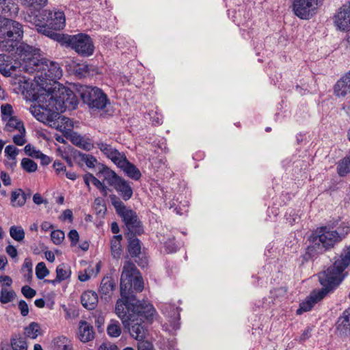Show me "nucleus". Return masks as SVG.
I'll use <instances>...</instances> for the list:
<instances>
[{
	"instance_id": "9b49d317",
	"label": "nucleus",
	"mask_w": 350,
	"mask_h": 350,
	"mask_svg": "<svg viewBox=\"0 0 350 350\" xmlns=\"http://www.w3.org/2000/svg\"><path fill=\"white\" fill-rule=\"evenodd\" d=\"M319 0H294L293 10L301 19H308L314 13Z\"/></svg>"
},
{
	"instance_id": "72a5a7b5",
	"label": "nucleus",
	"mask_w": 350,
	"mask_h": 350,
	"mask_svg": "<svg viewBox=\"0 0 350 350\" xmlns=\"http://www.w3.org/2000/svg\"><path fill=\"white\" fill-rule=\"evenodd\" d=\"M40 334V327L37 323L32 322L25 328V334L30 338L36 339Z\"/></svg>"
},
{
	"instance_id": "69168bd1",
	"label": "nucleus",
	"mask_w": 350,
	"mask_h": 350,
	"mask_svg": "<svg viewBox=\"0 0 350 350\" xmlns=\"http://www.w3.org/2000/svg\"><path fill=\"white\" fill-rule=\"evenodd\" d=\"M92 178H93V175L92 174H90V173L85 174L83 176L84 183H85V185L87 186V187H88L89 191L91 189V187H90V183L92 182Z\"/></svg>"
},
{
	"instance_id": "09e8293b",
	"label": "nucleus",
	"mask_w": 350,
	"mask_h": 350,
	"mask_svg": "<svg viewBox=\"0 0 350 350\" xmlns=\"http://www.w3.org/2000/svg\"><path fill=\"white\" fill-rule=\"evenodd\" d=\"M24 151L27 155L34 159H38L41 155L42 152L40 150L36 149L34 146L31 144H27L24 148Z\"/></svg>"
},
{
	"instance_id": "7c9ffc66",
	"label": "nucleus",
	"mask_w": 350,
	"mask_h": 350,
	"mask_svg": "<svg viewBox=\"0 0 350 350\" xmlns=\"http://www.w3.org/2000/svg\"><path fill=\"white\" fill-rule=\"evenodd\" d=\"M338 328L345 333L350 332V308L346 310L339 319Z\"/></svg>"
},
{
	"instance_id": "a18cd8bd",
	"label": "nucleus",
	"mask_w": 350,
	"mask_h": 350,
	"mask_svg": "<svg viewBox=\"0 0 350 350\" xmlns=\"http://www.w3.org/2000/svg\"><path fill=\"white\" fill-rule=\"evenodd\" d=\"M49 274V271L46 268L44 262H39L36 267V277L40 279H44L46 276Z\"/></svg>"
},
{
	"instance_id": "e433bc0d",
	"label": "nucleus",
	"mask_w": 350,
	"mask_h": 350,
	"mask_svg": "<svg viewBox=\"0 0 350 350\" xmlns=\"http://www.w3.org/2000/svg\"><path fill=\"white\" fill-rule=\"evenodd\" d=\"M16 293L12 290H8L3 286L0 292V301L2 304H8L14 300Z\"/></svg>"
},
{
	"instance_id": "a19ab883",
	"label": "nucleus",
	"mask_w": 350,
	"mask_h": 350,
	"mask_svg": "<svg viewBox=\"0 0 350 350\" xmlns=\"http://www.w3.org/2000/svg\"><path fill=\"white\" fill-rule=\"evenodd\" d=\"M107 334L111 337H118L122 333L120 323L116 320L111 321L109 325L107 326Z\"/></svg>"
},
{
	"instance_id": "4468645a",
	"label": "nucleus",
	"mask_w": 350,
	"mask_h": 350,
	"mask_svg": "<svg viewBox=\"0 0 350 350\" xmlns=\"http://www.w3.org/2000/svg\"><path fill=\"white\" fill-rule=\"evenodd\" d=\"M325 288L319 291L318 292H314L310 297H307L305 301L300 304L299 308L297 310V314H301L304 312L310 310L314 304L322 299L327 294L329 289L334 288L335 286L327 287L324 286Z\"/></svg>"
},
{
	"instance_id": "e2e57ef3",
	"label": "nucleus",
	"mask_w": 350,
	"mask_h": 350,
	"mask_svg": "<svg viewBox=\"0 0 350 350\" xmlns=\"http://www.w3.org/2000/svg\"><path fill=\"white\" fill-rule=\"evenodd\" d=\"M1 179L4 185L8 186L11 185V179L10 176L5 172H1Z\"/></svg>"
},
{
	"instance_id": "2f4dec72",
	"label": "nucleus",
	"mask_w": 350,
	"mask_h": 350,
	"mask_svg": "<svg viewBox=\"0 0 350 350\" xmlns=\"http://www.w3.org/2000/svg\"><path fill=\"white\" fill-rule=\"evenodd\" d=\"M27 196L21 189L12 191L11 202L13 206H22L25 204Z\"/></svg>"
},
{
	"instance_id": "7ed1b4c3",
	"label": "nucleus",
	"mask_w": 350,
	"mask_h": 350,
	"mask_svg": "<svg viewBox=\"0 0 350 350\" xmlns=\"http://www.w3.org/2000/svg\"><path fill=\"white\" fill-rule=\"evenodd\" d=\"M25 68L27 72L35 73L34 81L40 87L38 94H33L34 99L38 95L52 94L61 88H65L57 81L62 76V70L57 62L41 59L36 67Z\"/></svg>"
},
{
	"instance_id": "5fc2aeb1",
	"label": "nucleus",
	"mask_w": 350,
	"mask_h": 350,
	"mask_svg": "<svg viewBox=\"0 0 350 350\" xmlns=\"http://www.w3.org/2000/svg\"><path fill=\"white\" fill-rule=\"evenodd\" d=\"M21 293L26 298L28 299L33 297L36 294V291L29 286H23L21 288Z\"/></svg>"
},
{
	"instance_id": "2eb2a0df",
	"label": "nucleus",
	"mask_w": 350,
	"mask_h": 350,
	"mask_svg": "<svg viewBox=\"0 0 350 350\" xmlns=\"http://www.w3.org/2000/svg\"><path fill=\"white\" fill-rule=\"evenodd\" d=\"M97 147L108 159H109L115 165H118L125 156L123 153L120 152L114 148L111 145L99 141L96 143Z\"/></svg>"
},
{
	"instance_id": "603ef678",
	"label": "nucleus",
	"mask_w": 350,
	"mask_h": 350,
	"mask_svg": "<svg viewBox=\"0 0 350 350\" xmlns=\"http://www.w3.org/2000/svg\"><path fill=\"white\" fill-rule=\"evenodd\" d=\"M53 167L56 174L60 177L64 176V173L66 171V167L64 164L59 161H54Z\"/></svg>"
},
{
	"instance_id": "c03bdc74",
	"label": "nucleus",
	"mask_w": 350,
	"mask_h": 350,
	"mask_svg": "<svg viewBox=\"0 0 350 350\" xmlns=\"http://www.w3.org/2000/svg\"><path fill=\"white\" fill-rule=\"evenodd\" d=\"M21 165L22 168L28 173L35 172L38 170L37 163L29 158H23Z\"/></svg>"
},
{
	"instance_id": "4c0bfd02",
	"label": "nucleus",
	"mask_w": 350,
	"mask_h": 350,
	"mask_svg": "<svg viewBox=\"0 0 350 350\" xmlns=\"http://www.w3.org/2000/svg\"><path fill=\"white\" fill-rule=\"evenodd\" d=\"M129 252L131 256H137L141 252L139 240L137 238H130L129 243Z\"/></svg>"
},
{
	"instance_id": "680f3d73",
	"label": "nucleus",
	"mask_w": 350,
	"mask_h": 350,
	"mask_svg": "<svg viewBox=\"0 0 350 350\" xmlns=\"http://www.w3.org/2000/svg\"><path fill=\"white\" fill-rule=\"evenodd\" d=\"M6 252L12 258L16 257L18 254V252L16 247L11 245L6 247Z\"/></svg>"
},
{
	"instance_id": "dca6fc26",
	"label": "nucleus",
	"mask_w": 350,
	"mask_h": 350,
	"mask_svg": "<svg viewBox=\"0 0 350 350\" xmlns=\"http://www.w3.org/2000/svg\"><path fill=\"white\" fill-rule=\"evenodd\" d=\"M19 68L18 64H13L10 55L0 54V72L4 77H10L16 68Z\"/></svg>"
},
{
	"instance_id": "c85d7f7f",
	"label": "nucleus",
	"mask_w": 350,
	"mask_h": 350,
	"mask_svg": "<svg viewBox=\"0 0 350 350\" xmlns=\"http://www.w3.org/2000/svg\"><path fill=\"white\" fill-rule=\"evenodd\" d=\"M36 27L37 29V31L39 33H41L53 40H56L57 41H62V36H64V35L57 33L55 31H53L51 29V27H49L46 25H39L36 24Z\"/></svg>"
},
{
	"instance_id": "f704fd0d",
	"label": "nucleus",
	"mask_w": 350,
	"mask_h": 350,
	"mask_svg": "<svg viewBox=\"0 0 350 350\" xmlns=\"http://www.w3.org/2000/svg\"><path fill=\"white\" fill-rule=\"evenodd\" d=\"M71 275L70 269L64 264H62L56 268V278L60 281L68 279Z\"/></svg>"
},
{
	"instance_id": "79ce46f5",
	"label": "nucleus",
	"mask_w": 350,
	"mask_h": 350,
	"mask_svg": "<svg viewBox=\"0 0 350 350\" xmlns=\"http://www.w3.org/2000/svg\"><path fill=\"white\" fill-rule=\"evenodd\" d=\"M54 345L57 350H71L70 341L65 336H59L54 339Z\"/></svg>"
},
{
	"instance_id": "6e6552de",
	"label": "nucleus",
	"mask_w": 350,
	"mask_h": 350,
	"mask_svg": "<svg viewBox=\"0 0 350 350\" xmlns=\"http://www.w3.org/2000/svg\"><path fill=\"white\" fill-rule=\"evenodd\" d=\"M62 42L67 44L76 53L83 57H88L93 54L94 46L92 38L85 33H79L62 36Z\"/></svg>"
},
{
	"instance_id": "0eeeda50",
	"label": "nucleus",
	"mask_w": 350,
	"mask_h": 350,
	"mask_svg": "<svg viewBox=\"0 0 350 350\" xmlns=\"http://www.w3.org/2000/svg\"><path fill=\"white\" fill-rule=\"evenodd\" d=\"M110 199L117 213L122 218L129 231L132 234H139L142 233L143 229L137 213L133 210L126 208L116 195H111Z\"/></svg>"
},
{
	"instance_id": "5701e85b",
	"label": "nucleus",
	"mask_w": 350,
	"mask_h": 350,
	"mask_svg": "<svg viewBox=\"0 0 350 350\" xmlns=\"http://www.w3.org/2000/svg\"><path fill=\"white\" fill-rule=\"evenodd\" d=\"M98 174L103 175L104 180H105L109 185L113 187H114L118 183L119 180L122 178L120 176H118L115 172L107 166H103Z\"/></svg>"
},
{
	"instance_id": "aec40b11",
	"label": "nucleus",
	"mask_w": 350,
	"mask_h": 350,
	"mask_svg": "<svg viewBox=\"0 0 350 350\" xmlns=\"http://www.w3.org/2000/svg\"><path fill=\"white\" fill-rule=\"evenodd\" d=\"M78 338L83 342H87L92 340L94 337L93 327L86 321H81L79 322Z\"/></svg>"
},
{
	"instance_id": "c756f323",
	"label": "nucleus",
	"mask_w": 350,
	"mask_h": 350,
	"mask_svg": "<svg viewBox=\"0 0 350 350\" xmlns=\"http://www.w3.org/2000/svg\"><path fill=\"white\" fill-rule=\"evenodd\" d=\"M122 235H115L111 240V252L113 258H119L122 254Z\"/></svg>"
},
{
	"instance_id": "13d9d810",
	"label": "nucleus",
	"mask_w": 350,
	"mask_h": 350,
	"mask_svg": "<svg viewBox=\"0 0 350 350\" xmlns=\"http://www.w3.org/2000/svg\"><path fill=\"white\" fill-rule=\"evenodd\" d=\"M91 276H93L91 271L90 267H89L88 269L85 271L84 273L80 272L79 274V280L81 282H85L88 280Z\"/></svg>"
},
{
	"instance_id": "bf43d9fd",
	"label": "nucleus",
	"mask_w": 350,
	"mask_h": 350,
	"mask_svg": "<svg viewBox=\"0 0 350 350\" xmlns=\"http://www.w3.org/2000/svg\"><path fill=\"white\" fill-rule=\"evenodd\" d=\"M138 344V350H152V345L147 341H139Z\"/></svg>"
},
{
	"instance_id": "20e7f679",
	"label": "nucleus",
	"mask_w": 350,
	"mask_h": 350,
	"mask_svg": "<svg viewBox=\"0 0 350 350\" xmlns=\"http://www.w3.org/2000/svg\"><path fill=\"white\" fill-rule=\"evenodd\" d=\"M350 265V246L344 250L333 266L319 275L320 283L323 286H338L343 279L342 272Z\"/></svg>"
},
{
	"instance_id": "ddd939ff",
	"label": "nucleus",
	"mask_w": 350,
	"mask_h": 350,
	"mask_svg": "<svg viewBox=\"0 0 350 350\" xmlns=\"http://www.w3.org/2000/svg\"><path fill=\"white\" fill-rule=\"evenodd\" d=\"M42 16L54 30H62L66 26V17L63 11L56 9L45 10L42 12Z\"/></svg>"
},
{
	"instance_id": "4be33fe9",
	"label": "nucleus",
	"mask_w": 350,
	"mask_h": 350,
	"mask_svg": "<svg viewBox=\"0 0 350 350\" xmlns=\"http://www.w3.org/2000/svg\"><path fill=\"white\" fill-rule=\"evenodd\" d=\"M113 188L125 201L131 198L133 196V189L131 186L122 178L119 180L118 183Z\"/></svg>"
},
{
	"instance_id": "412c9836",
	"label": "nucleus",
	"mask_w": 350,
	"mask_h": 350,
	"mask_svg": "<svg viewBox=\"0 0 350 350\" xmlns=\"http://www.w3.org/2000/svg\"><path fill=\"white\" fill-rule=\"evenodd\" d=\"M98 295L95 291H86L81 297V301L84 308L88 310L94 309L98 304Z\"/></svg>"
},
{
	"instance_id": "3c124183",
	"label": "nucleus",
	"mask_w": 350,
	"mask_h": 350,
	"mask_svg": "<svg viewBox=\"0 0 350 350\" xmlns=\"http://www.w3.org/2000/svg\"><path fill=\"white\" fill-rule=\"evenodd\" d=\"M51 240L56 244H60L64 239V233L62 230H53L51 234Z\"/></svg>"
},
{
	"instance_id": "f257e3e1",
	"label": "nucleus",
	"mask_w": 350,
	"mask_h": 350,
	"mask_svg": "<svg viewBox=\"0 0 350 350\" xmlns=\"http://www.w3.org/2000/svg\"><path fill=\"white\" fill-rule=\"evenodd\" d=\"M143 289L144 282L135 265L126 262L120 279L121 299L116 302L115 312L131 337L138 341L144 340L147 333L142 325L144 320H150L155 313L151 304L136 300L134 293Z\"/></svg>"
},
{
	"instance_id": "473e14b6",
	"label": "nucleus",
	"mask_w": 350,
	"mask_h": 350,
	"mask_svg": "<svg viewBox=\"0 0 350 350\" xmlns=\"http://www.w3.org/2000/svg\"><path fill=\"white\" fill-rule=\"evenodd\" d=\"M113 283L111 278H103L101 281L99 289L101 297L105 296V298L107 299V297L109 296L110 293L113 291Z\"/></svg>"
},
{
	"instance_id": "ea45409f",
	"label": "nucleus",
	"mask_w": 350,
	"mask_h": 350,
	"mask_svg": "<svg viewBox=\"0 0 350 350\" xmlns=\"http://www.w3.org/2000/svg\"><path fill=\"white\" fill-rule=\"evenodd\" d=\"M13 350H27V345L25 338L20 336H15L11 340Z\"/></svg>"
},
{
	"instance_id": "4d7b16f0",
	"label": "nucleus",
	"mask_w": 350,
	"mask_h": 350,
	"mask_svg": "<svg viewBox=\"0 0 350 350\" xmlns=\"http://www.w3.org/2000/svg\"><path fill=\"white\" fill-rule=\"evenodd\" d=\"M68 238L71 241V245H75L79 241V233L76 230H71L68 233Z\"/></svg>"
},
{
	"instance_id": "58836bf2",
	"label": "nucleus",
	"mask_w": 350,
	"mask_h": 350,
	"mask_svg": "<svg viewBox=\"0 0 350 350\" xmlns=\"http://www.w3.org/2000/svg\"><path fill=\"white\" fill-rule=\"evenodd\" d=\"M32 267L33 265L31 260L29 258H26L24 260L21 271L23 273V276L27 281H29L32 278Z\"/></svg>"
},
{
	"instance_id": "49530a36",
	"label": "nucleus",
	"mask_w": 350,
	"mask_h": 350,
	"mask_svg": "<svg viewBox=\"0 0 350 350\" xmlns=\"http://www.w3.org/2000/svg\"><path fill=\"white\" fill-rule=\"evenodd\" d=\"M334 231H336V233L338 234V239L340 242L350 232V227L347 224L342 223L337 228L336 230L334 229Z\"/></svg>"
},
{
	"instance_id": "37998d69",
	"label": "nucleus",
	"mask_w": 350,
	"mask_h": 350,
	"mask_svg": "<svg viewBox=\"0 0 350 350\" xmlns=\"http://www.w3.org/2000/svg\"><path fill=\"white\" fill-rule=\"evenodd\" d=\"M337 170L340 176H344L350 172V156L338 163Z\"/></svg>"
},
{
	"instance_id": "f03ea898",
	"label": "nucleus",
	"mask_w": 350,
	"mask_h": 350,
	"mask_svg": "<svg viewBox=\"0 0 350 350\" xmlns=\"http://www.w3.org/2000/svg\"><path fill=\"white\" fill-rule=\"evenodd\" d=\"M35 100L38 105L29 109L31 114L40 122L65 133L67 138L72 131L73 122L59 113L66 109L72 110L78 105V100L74 92L67 88H61L52 94L38 95Z\"/></svg>"
},
{
	"instance_id": "864d4df0",
	"label": "nucleus",
	"mask_w": 350,
	"mask_h": 350,
	"mask_svg": "<svg viewBox=\"0 0 350 350\" xmlns=\"http://www.w3.org/2000/svg\"><path fill=\"white\" fill-rule=\"evenodd\" d=\"M25 133L26 131H25V132L19 131V134L14 135L13 136V142L17 146H23L27 142Z\"/></svg>"
},
{
	"instance_id": "39448f33",
	"label": "nucleus",
	"mask_w": 350,
	"mask_h": 350,
	"mask_svg": "<svg viewBox=\"0 0 350 350\" xmlns=\"http://www.w3.org/2000/svg\"><path fill=\"white\" fill-rule=\"evenodd\" d=\"M23 35V25L20 23L0 16V38H4L0 46L3 51H13Z\"/></svg>"
},
{
	"instance_id": "8fccbe9b",
	"label": "nucleus",
	"mask_w": 350,
	"mask_h": 350,
	"mask_svg": "<svg viewBox=\"0 0 350 350\" xmlns=\"http://www.w3.org/2000/svg\"><path fill=\"white\" fill-rule=\"evenodd\" d=\"M163 311L171 317H173L174 320H178L180 319V313L178 308H175L171 305H166L163 309Z\"/></svg>"
},
{
	"instance_id": "b1692460",
	"label": "nucleus",
	"mask_w": 350,
	"mask_h": 350,
	"mask_svg": "<svg viewBox=\"0 0 350 350\" xmlns=\"http://www.w3.org/2000/svg\"><path fill=\"white\" fill-rule=\"evenodd\" d=\"M5 131L8 132H13L15 131L25 132V126L23 122L16 116L9 118L6 121Z\"/></svg>"
},
{
	"instance_id": "a211bd4d",
	"label": "nucleus",
	"mask_w": 350,
	"mask_h": 350,
	"mask_svg": "<svg viewBox=\"0 0 350 350\" xmlns=\"http://www.w3.org/2000/svg\"><path fill=\"white\" fill-rule=\"evenodd\" d=\"M68 139H69L74 145L86 151H90L94 147L92 141L90 138L82 136L76 132L70 133Z\"/></svg>"
},
{
	"instance_id": "c9c22d12",
	"label": "nucleus",
	"mask_w": 350,
	"mask_h": 350,
	"mask_svg": "<svg viewBox=\"0 0 350 350\" xmlns=\"http://www.w3.org/2000/svg\"><path fill=\"white\" fill-rule=\"evenodd\" d=\"M11 237L16 241H22L25 239V231L21 226H12L10 228Z\"/></svg>"
},
{
	"instance_id": "a878e982",
	"label": "nucleus",
	"mask_w": 350,
	"mask_h": 350,
	"mask_svg": "<svg viewBox=\"0 0 350 350\" xmlns=\"http://www.w3.org/2000/svg\"><path fill=\"white\" fill-rule=\"evenodd\" d=\"M0 11L9 16H14L18 12V8L7 0H0Z\"/></svg>"
},
{
	"instance_id": "423d86ee",
	"label": "nucleus",
	"mask_w": 350,
	"mask_h": 350,
	"mask_svg": "<svg viewBox=\"0 0 350 350\" xmlns=\"http://www.w3.org/2000/svg\"><path fill=\"white\" fill-rule=\"evenodd\" d=\"M338 234L331 226H325L317 228L310 237V247L322 253L340 243Z\"/></svg>"
},
{
	"instance_id": "1a4fd4ad",
	"label": "nucleus",
	"mask_w": 350,
	"mask_h": 350,
	"mask_svg": "<svg viewBox=\"0 0 350 350\" xmlns=\"http://www.w3.org/2000/svg\"><path fill=\"white\" fill-rule=\"evenodd\" d=\"M81 96L83 102L92 109H103L108 103L107 95L96 87H85L81 90Z\"/></svg>"
},
{
	"instance_id": "052dcab7",
	"label": "nucleus",
	"mask_w": 350,
	"mask_h": 350,
	"mask_svg": "<svg viewBox=\"0 0 350 350\" xmlns=\"http://www.w3.org/2000/svg\"><path fill=\"white\" fill-rule=\"evenodd\" d=\"M94 204L96 206V209L100 208L99 209L100 212H101L103 210L105 211L106 209L104 205V200L101 198H96L94 200Z\"/></svg>"
},
{
	"instance_id": "6ab92c4d",
	"label": "nucleus",
	"mask_w": 350,
	"mask_h": 350,
	"mask_svg": "<svg viewBox=\"0 0 350 350\" xmlns=\"http://www.w3.org/2000/svg\"><path fill=\"white\" fill-rule=\"evenodd\" d=\"M334 94L338 97H345L350 93V71L337 81L334 88Z\"/></svg>"
},
{
	"instance_id": "9d476101",
	"label": "nucleus",
	"mask_w": 350,
	"mask_h": 350,
	"mask_svg": "<svg viewBox=\"0 0 350 350\" xmlns=\"http://www.w3.org/2000/svg\"><path fill=\"white\" fill-rule=\"evenodd\" d=\"M17 50L19 51L18 55L23 63H20L19 68L21 70L27 72L25 67H36V65L40 62V59L36 58L38 54V49L31 46L22 44Z\"/></svg>"
},
{
	"instance_id": "bb28decb",
	"label": "nucleus",
	"mask_w": 350,
	"mask_h": 350,
	"mask_svg": "<svg viewBox=\"0 0 350 350\" xmlns=\"http://www.w3.org/2000/svg\"><path fill=\"white\" fill-rule=\"evenodd\" d=\"M18 2L24 7L29 8L30 10L39 11L44 8L48 0H18Z\"/></svg>"
},
{
	"instance_id": "6e6d98bb",
	"label": "nucleus",
	"mask_w": 350,
	"mask_h": 350,
	"mask_svg": "<svg viewBox=\"0 0 350 350\" xmlns=\"http://www.w3.org/2000/svg\"><path fill=\"white\" fill-rule=\"evenodd\" d=\"M18 309L20 310L21 314L23 317H26L29 314V306L28 304L24 300H21L18 302Z\"/></svg>"
},
{
	"instance_id": "774afa93",
	"label": "nucleus",
	"mask_w": 350,
	"mask_h": 350,
	"mask_svg": "<svg viewBox=\"0 0 350 350\" xmlns=\"http://www.w3.org/2000/svg\"><path fill=\"white\" fill-rule=\"evenodd\" d=\"M0 282H4V285L7 286H10L12 284V280L10 276L8 275H1L0 276Z\"/></svg>"
},
{
	"instance_id": "cd10ccee",
	"label": "nucleus",
	"mask_w": 350,
	"mask_h": 350,
	"mask_svg": "<svg viewBox=\"0 0 350 350\" xmlns=\"http://www.w3.org/2000/svg\"><path fill=\"white\" fill-rule=\"evenodd\" d=\"M74 154L76 159H79V161L85 163L86 166L89 168L94 167L98 162L96 158L92 154L82 153L79 151L75 152Z\"/></svg>"
},
{
	"instance_id": "de8ad7c7",
	"label": "nucleus",
	"mask_w": 350,
	"mask_h": 350,
	"mask_svg": "<svg viewBox=\"0 0 350 350\" xmlns=\"http://www.w3.org/2000/svg\"><path fill=\"white\" fill-rule=\"evenodd\" d=\"M1 120L3 122L6 121L9 118H12L14 117L12 116V113H13L12 107L10 104H5V105H1Z\"/></svg>"
},
{
	"instance_id": "393cba45",
	"label": "nucleus",
	"mask_w": 350,
	"mask_h": 350,
	"mask_svg": "<svg viewBox=\"0 0 350 350\" xmlns=\"http://www.w3.org/2000/svg\"><path fill=\"white\" fill-rule=\"evenodd\" d=\"M19 153V150L14 146L9 145L5 148V155L8 159L6 165L10 167H14L16 164V157Z\"/></svg>"
},
{
	"instance_id": "f8f14e48",
	"label": "nucleus",
	"mask_w": 350,
	"mask_h": 350,
	"mask_svg": "<svg viewBox=\"0 0 350 350\" xmlns=\"http://www.w3.org/2000/svg\"><path fill=\"white\" fill-rule=\"evenodd\" d=\"M336 28L342 31H350V3L343 4L333 17Z\"/></svg>"
},
{
	"instance_id": "f3484780",
	"label": "nucleus",
	"mask_w": 350,
	"mask_h": 350,
	"mask_svg": "<svg viewBox=\"0 0 350 350\" xmlns=\"http://www.w3.org/2000/svg\"><path fill=\"white\" fill-rule=\"evenodd\" d=\"M117 166L122 169L129 178L133 180H137L141 178L142 174L139 169L130 163L126 156L118 162Z\"/></svg>"
},
{
	"instance_id": "0e129e2a",
	"label": "nucleus",
	"mask_w": 350,
	"mask_h": 350,
	"mask_svg": "<svg viewBox=\"0 0 350 350\" xmlns=\"http://www.w3.org/2000/svg\"><path fill=\"white\" fill-rule=\"evenodd\" d=\"M38 159L40 160V163L42 165H47L51 162V158L42 152L41 153V155L39 157Z\"/></svg>"
},
{
	"instance_id": "338daca9",
	"label": "nucleus",
	"mask_w": 350,
	"mask_h": 350,
	"mask_svg": "<svg viewBox=\"0 0 350 350\" xmlns=\"http://www.w3.org/2000/svg\"><path fill=\"white\" fill-rule=\"evenodd\" d=\"M33 201L35 204L38 205L41 204L42 203H47V201L44 200L41 196V195L39 193H36L33 195Z\"/></svg>"
}]
</instances>
